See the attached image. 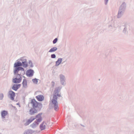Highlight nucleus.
Returning a JSON list of instances; mask_svg holds the SVG:
<instances>
[{
    "label": "nucleus",
    "mask_w": 134,
    "mask_h": 134,
    "mask_svg": "<svg viewBox=\"0 0 134 134\" xmlns=\"http://www.w3.org/2000/svg\"><path fill=\"white\" fill-rule=\"evenodd\" d=\"M34 72L33 70L31 69H29L26 71V74L27 76L31 77L33 76Z\"/></svg>",
    "instance_id": "423d86ee"
},
{
    "label": "nucleus",
    "mask_w": 134,
    "mask_h": 134,
    "mask_svg": "<svg viewBox=\"0 0 134 134\" xmlns=\"http://www.w3.org/2000/svg\"><path fill=\"white\" fill-rule=\"evenodd\" d=\"M36 118L33 117H31L29 119L27 120L25 123V124L26 125H28L33 121Z\"/></svg>",
    "instance_id": "9d476101"
},
{
    "label": "nucleus",
    "mask_w": 134,
    "mask_h": 134,
    "mask_svg": "<svg viewBox=\"0 0 134 134\" xmlns=\"http://www.w3.org/2000/svg\"><path fill=\"white\" fill-rule=\"evenodd\" d=\"M46 125V123L44 122H43L40 125V128L41 130H43L45 129Z\"/></svg>",
    "instance_id": "dca6fc26"
},
{
    "label": "nucleus",
    "mask_w": 134,
    "mask_h": 134,
    "mask_svg": "<svg viewBox=\"0 0 134 134\" xmlns=\"http://www.w3.org/2000/svg\"><path fill=\"white\" fill-rule=\"evenodd\" d=\"M61 89V87H57L55 88L54 92H59L60 91Z\"/></svg>",
    "instance_id": "412c9836"
},
{
    "label": "nucleus",
    "mask_w": 134,
    "mask_h": 134,
    "mask_svg": "<svg viewBox=\"0 0 134 134\" xmlns=\"http://www.w3.org/2000/svg\"><path fill=\"white\" fill-rule=\"evenodd\" d=\"M60 82L63 85H64L66 84L65 81V77L62 75H60Z\"/></svg>",
    "instance_id": "6e6552de"
},
{
    "label": "nucleus",
    "mask_w": 134,
    "mask_h": 134,
    "mask_svg": "<svg viewBox=\"0 0 134 134\" xmlns=\"http://www.w3.org/2000/svg\"><path fill=\"white\" fill-rule=\"evenodd\" d=\"M7 112L5 110L2 111L1 112V115L2 117L3 118H5V116L7 114Z\"/></svg>",
    "instance_id": "2eb2a0df"
},
{
    "label": "nucleus",
    "mask_w": 134,
    "mask_h": 134,
    "mask_svg": "<svg viewBox=\"0 0 134 134\" xmlns=\"http://www.w3.org/2000/svg\"><path fill=\"white\" fill-rule=\"evenodd\" d=\"M42 114H38L36 116V120L31 125L32 127L34 128L38 125L42 120L41 116Z\"/></svg>",
    "instance_id": "7ed1b4c3"
},
{
    "label": "nucleus",
    "mask_w": 134,
    "mask_h": 134,
    "mask_svg": "<svg viewBox=\"0 0 134 134\" xmlns=\"http://www.w3.org/2000/svg\"><path fill=\"white\" fill-rule=\"evenodd\" d=\"M57 49V48L56 47H53L50 49V50L48 52L49 53L53 52L56 51Z\"/></svg>",
    "instance_id": "a211bd4d"
},
{
    "label": "nucleus",
    "mask_w": 134,
    "mask_h": 134,
    "mask_svg": "<svg viewBox=\"0 0 134 134\" xmlns=\"http://www.w3.org/2000/svg\"><path fill=\"white\" fill-rule=\"evenodd\" d=\"M22 84L23 87L25 88H27V81L26 79H23Z\"/></svg>",
    "instance_id": "9b49d317"
},
{
    "label": "nucleus",
    "mask_w": 134,
    "mask_h": 134,
    "mask_svg": "<svg viewBox=\"0 0 134 134\" xmlns=\"http://www.w3.org/2000/svg\"><path fill=\"white\" fill-rule=\"evenodd\" d=\"M21 86V84H14L12 86V88L13 90L16 91Z\"/></svg>",
    "instance_id": "1a4fd4ad"
},
{
    "label": "nucleus",
    "mask_w": 134,
    "mask_h": 134,
    "mask_svg": "<svg viewBox=\"0 0 134 134\" xmlns=\"http://www.w3.org/2000/svg\"><path fill=\"white\" fill-rule=\"evenodd\" d=\"M27 134V132H25V133H24V134Z\"/></svg>",
    "instance_id": "c85d7f7f"
},
{
    "label": "nucleus",
    "mask_w": 134,
    "mask_h": 134,
    "mask_svg": "<svg viewBox=\"0 0 134 134\" xmlns=\"http://www.w3.org/2000/svg\"><path fill=\"white\" fill-rule=\"evenodd\" d=\"M55 83V82L54 81H52V82L51 83V85L52 86V88H53L54 86Z\"/></svg>",
    "instance_id": "393cba45"
},
{
    "label": "nucleus",
    "mask_w": 134,
    "mask_h": 134,
    "mask_svg": "<svg viewBox=\"0 0 134 134\" xmlns=\"http://www.w3.org/2000/svg\"><path fill=\"white\" fill-rule=\"evenodd\" d=\"M29 66L31 68H32L33 67V65L31 61L29 60Z\"/></svg>",
    "instance_id": "5701e85b"
},
{
    "label": "nucleus",
    "mask_w": 134,
    "mask_h": 134,
    "mask_svg": "<svg viewBox=\"0 0 134 134\" xmlns=\"http://www.w3.org/2000/svg\"><path fill=\"white\" fill-rule=\"evenodd\" d=\"M22 63V66L24 68H26L28 66V64L27 61L25 62H23Z\"/></svg>",
    "instance_id": "aec40b11"
},
{
    "label": "nucleus",
    "mask_w": 134,
    "mask_h": 134,
    "mask_svg": "<svg viewBox=\"0 0 134 134\" xmlns=\"http://www.w3.org/2000/svg\"><path fill=\"white\" fill-rule=\"evenodd\" d=\"M51 57L52 58H56V55L55 54H53L51 55Z\"/></svg>",
    "instance_id": "a878e982"
},
{
    "label": "nucleus",
    "mask_w": 134,
    "mask_h": 134,
    "mask_svg": "<svg viewBox=\"0 0 134 134\" xmlns=\"http://www.w3.org/2000/svg\"><path fill=\"white\" fill-rule=\"evenodd\" d=\"M9 97L12 100L14 99V97L15 96V93H12L9 94Z\"/></svg>",
    "instance_id": "f3484780"
},
{
    "label": "nucleus",
    "mask_w": 134,
    "mask_h": 134,
    "mask_svg": "<svg viewBox=\"0 0 134 134\" xmlns=\"http://www.w3.org/2000/svg\"><path fill=\"white\" fill-rule=\"evenodd\" d=\"M38 80L36 78L35 79H33L32 80V81L34 84H37L38 82Z\"/></svg>",
    "instance_id": "4be33fe9"
},
{
    "label": "nucleus",
    "mask_w": 134,
    "mask_h": 134,
    "mask_svg": "<svg viewBox=\"0 0 134 134\" xmlns=\"http://www.w3.org/2000/svg\"><path fill=\"white\" fill-rule=\"evenodd\" d=\"M16 77L13 80V82L15 83H19L20 82L21 78L20 76L19 75H15Z\"/></svg>",
    "instance_id": "39448f33"
},
{
    "label": "nucleus",
    "mask_w": 134,
    "mask_h": 134,
    "mask_svg": "<svg viewBox=\"0 0 134 134\" xmlns=\"http://www.w3.org/2000/svg\"><path fill=\"white\" fill-rule=\"evenodd\" d=\"M105 1H106V4H107V2L108 1V0H105Z\"/></svg>",
    "instance_id": "bb28decb"
},
{
    "label": "nucleus",
    "mask_w": 134,
    "mask_h": 134,
    "mask_svg": "<svg viewBox=\"0 0 134 134\" xmlns=\"http://www.w3.org/2000/svg\"><path fill=\"white\" fill-rule=\"evenodd\" d=\"M120 14V13H118V15H119Z\"/></svg>",
    "instance_id": "c756f323"
},
{
    "label": "nucleus",
    "mask_w": 134,
    "mask_h": 134,
    "mask_svg": "<svg viewBox=\"0 0 134 134\" xmlns=\"http://www.w3.org/2000/svg\"><path fill=\"white\" fill-rule=\"evenodd\" d=\"M36 98L38 101H40L43 100L44 98L43 96L42 95H39L36 96Z\"/></svg>",
    "instance_id": "ddd939ff"
},
{
    "label": "nucleus",
    "mask_w": 134,
    "mask_h": 134,
    "mask_svg": "<svg viewBox=\"0 0 134 134\" xmlns=\"http://www.w3.org/2000/svg\"><path fill=\"white\" fill-rule=\"evenodd\" d=\"M31 103L32 105V107L34 108L38 107L39 106L41 107L42 106L41 104L38 103L35 99H34L31 100Z\"/></svg>",
    "instance_id": "20e7f679"
},
{
    "label": "nucleus",
    "mask_w": 134,
    "mask_h": 134,
    "mask_svg": "<svg viewBox=\"0 0 134 134\" xmlns=\"http://www.w3.org/2000/svg\"><path fill=\"white\" fill-rule=\"evenodd\" d=\"M9 92H13V91H10Z\"/></svg>",
    "instance_id": "cd10ccee"
},
{
    "label": "nucleus",
    "mask_w": 134,
    "mask_h": 134,
    "mask_svg": "<svg viewBox=\"0 0 134 134\" xmlns=\"http://www.w3.org/2000/svg\"><path fill=\"white\" fill-rule=\"evenodd\" d=\"M62 61V59L61 58H59L58 60L56 62L55 66H59L61 63Z\"/></svg>",
    "instance_id": "4468645a"
},
{
    "label": "nucleus",
    "mask_w": 134,
    "mask_h": 134,
    "mask_svg": "<svg viewBox=\"0 0 134 134\" xmlns=\"http://www.w3.org/2000/svg\"><path fill=\"white\" fill-rule=\"evenodd\" d=\"M58 39L57 38H55L53 41V44H55L57 41Z\"/></svg>",
    "instance_id": "b1692460"
},
{
    "label": "nucleus",
    "mask_w": 134,
    "mask_h": 134,
    "mask_svg": "<svg viewBox=\"0 0 134 134\" xmlns=\"http://www.w3.org/2000/svg\"><path fill=\"white\" fill-rule=\"evenodd\" d=\"M37 112V110L35 108H31L30 110V113L31 115L34 114Z\"/></svg>",
    "instance_id": "f8f14e48"
},
{
    "label": "nucleus",
    "mask_w": 134,
    "mask_h": 134,
    "mask_svg": "<svg viewBox=\"0 0 134 134\" xmlns=\"http://www.w3.org/2000/svg\"><path fill=\"white\" fill-rule=\"evenodd\" d=\"M22 66V64L21 62L18 60L17 62L14 63V68H17L20 67V66Z\"/></svg>",
    "instance_id": "0eeeda50"
},
{
    "label": "nucleus",
    "mask_w": 134,
    "mask_h": 134,
    "mask_svg": "<svg viewBox=\"0 0 134 134\" xmlns=\"http://www.w3.org/2000/svg\"><path fill=\"white\" fill-rule=\"evenodd\" d=\"M14 69V73L15 75H23L25 74V71L24 69L22 67H20L15 68Z\"/></svg>",
    "instance_id": "f03ea898"
},
{
    "label": "nucleus",
    "mask_w": 134,
    "mask_h": 134,
    "mask_svg": "<svg viewBox=\"0 0 134 134\" xmlns=\"http://www.w3.org/2000/svg\"><path fill=\"white\" fill-rule=\"evenodd\" d=\"M60 96V94H59L58 93H55L54 94L53 99L52 100V106L54 107L55 110L56 111L58 110L59 109L56 100Z\"/></svg>",
    "instance_id": "f257e3e1"
},
{
    "label": "nucleus",
    "mask_w": 134,
    "mask_h": 134,
    "mask_svg": "<svg viewBox=\"0 0 134 134\" xmlns=\"http://www.w3.org/2000/svg\"><path fill=\"white\" fill-rule=\"evenodd\" d=\"M18 60L22 62L21 63H23V62H25L27 61V59L25 57H21L19 58L18 59Z\"/></svg>",
    "instance_id": "6ab92c4d"
}]
</instances>
